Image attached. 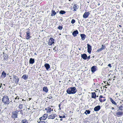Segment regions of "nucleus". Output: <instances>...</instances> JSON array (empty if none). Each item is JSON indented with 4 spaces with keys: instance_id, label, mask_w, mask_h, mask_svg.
Returning a JSON list of instances; mask_svg holds the SVG:
<instances>
[{
    "instance_id": "c9c22d12",
    "label": "nucleus",
    "mask_w": 123,
    "mask_h": 123,
    "mask_svg": "<svg viewBox=\"0 0 123 123\" xmlns=\"http://www.w3.org/2000/svg\"><path fill=\"white\" fill-rule=\"evenodd\" d=\"M20 111V110H16V111H15L14 112V113H16V114H18V112L19 111Z\"/></svg>"
},
{
    "instance_id": "69168bd1",
    "label": "nucleus",
    "mask_w": 123,
    "mask_h": 123,
    "mask_svg": "<svg viewBox=\"0 0 123 123\" xmlns=\"http://www.w3.org/2000/svg\"><path fill=\"white\" fill-rule=\"evenodd\" d=\"M116 95H117V93H116Z\"/></svg>"
},
{
    "instance_id": "680f3d73",
    "label": "nucleus",
    "mask_w": 123,
    "mask_h": 123,
    "mask_svg": "<svg viewBox=\"0 0 123 123\" xmlns=\"http://www.w3.org/2000/svg\"><path fill=\"white\" fill-rule=\"evenodd\" d=\"M26 123H29L27 121L26 122Z\"/></svg>"
},
{
    "instance_id": "4c0bfd02",
    "label": "nucleus",
    "mask_w": 123,
    "mask_h": 123,
    "mask_svg": "<svg viewBox=\"0 0 123 123\" xmlns=\"http://www.w3.org/2000/svg\"><path fill=\"white\" fill-rule=\"evenodd\" d=\"M37 123H45V122L44 121H41L38 122Z\"/></svg>"
},
{
    "instance_id": "7c9ffc66",
    "label": "nucleus",
    "mask_w": 123,
    "mask_h": 123,
    "mask_svg": "<svg viewBox=\"0 0 123 123\" xmlns=\"http://www.w3.org/2000/svg\"><path fill=\"white\" fill-rule=\"evenodd\" d=\"M63 28L62 25L61 26L60 25H59L58 27V29L60 30H62Z\"/></svg>"
},
{
    "instance_id": "2eb2a0df",
    "label": "nucleus",
    "mask_w": 123,
    "mask_h": 123,
    "mask_svg": "<svg viewBox=\"0 0 123 123\" xmlns=\"http://www.w3.org/2000/svg\"><path fill=\"white\" fill-rule=\"evenodd\" d=\"M18 114L15 113H12V116H11V117L12 118H13L14 119H15V118H17Z\"/></svg>"
},
{
    "instance_id": "a878e982",
    "label": "nucleus",
    "mask_w": 123,
    "mask_h": 123,
    "mask_svg": "<svg viewBox=\"0 0 123 123\" xmlns=\"http://www.w3.org/2000/svg\"><path fill=\"white\" fill-rule=\"evenodd\" d=\"M90 111L89 110H86L84 112V113L86 115L89 114L90 113Z\"/></svg>"
},
{
    "instance_id": "49530a36",
    "label": "nucleus",
    "mask_w": 123,
    "mask_h": 123,
    "mask_svg": "<svg viewBox=\"0 0 123 123\" xmlns=\"http://www.w3.org/2000/svg\"><path fill=\"white\" fill-rule=\"evenodd\" d=\"M97 52H100V51H101L100 49H99L97 50Z\"/></svg>"
},
{
    "instance_id": "6e6552de",
    "label": "nucleus",
    "mask_w": 123,
    "mask_h": 123,
    "mask_svg": "<svg viewBox=\"0 0 123 123\" xmlns=\"http://www.w3.org/2000/svg\"><path fill=\"white\" fill-rule=\"evenodd\" d=\"M57 116V115L55 114H51L50 115L48 116V118L49 119H54Z\"/></svg>"
},
{
    "instance_id": "dca6fc26",
    "label": "nucleus",
    "mask_w": 123,
    "mask_h": 123,
    "mask_svg": "<svg viewBox=\"0 0 123 123\" xmlns=\"http://www.w3.org/2000/svg\"><path fill=\"white\" fill-rule=\"evenodd\" d=\"M80 36L81 37L82 40H84L86 37V35L84 34H81Z\"/></svg>"
},
{
    "instance_id": "4d7b16f0",
    "label": "nucleus",
    "mask_w": 123,
    "mask_h": 123,
    "mask_svg": "<svg viewBox=\"0 0 123 123\" xmlns=\"http://www.w3.org/2000/svg\"><path fill=\"white\" fill-rule=\"evenodd\" d=\"M107 83L108 84V85L109 86L110 85V84H108L107 82Z\"/></svg>"
},
{
    "instance_id": "8fccbe9b",
    "label": "nucleus",
    "mask_w": 123,
    "mask_h": 123,
    "mask_svg": "<svg viewBox=\"0 0 123 123\" xmlns=\"http://www.w3.org/2000/svg\"><path fill=\"white\" fill-rule=\"evenodd\" d=\"M55 48H56V46H55V47H54V48L53 49H54V50H55V51H56L57 50H56V49Z\"/></svg>"
},
{
    "instance_id": "5fc2aeb1",
    "label": "nucleus",
    "mask_w": 123,
    "mask_h": 123,
    "mask_svg": "<svg viewBox=\"0 0 123 123\" xmlns=\"http://www.w3.org/2000/svg\"><path fill=\"white\" fill-rule=\"evenodd\" d=\"M106 100V99H104L103 100V102H104Z\"/></svg>"
},
{
    "instance_id": "9d476101",
    "label": "nucleus",
    "mask_w": 123,
    "mask_h": 123,
    "mask_svg": "<svg viewBox=\"0 0 123 123\" xmlns=\"http://www.w3.org/2000/svg\"><path fill=\"white\" fill-rule=\"evenodd\" d=\"M123 114V111H119L116 113V115L117 117H120L122 116Z\"/></svg>"
},
{
    "instance_id": "0eeeda50",
    "label": "nucleus",
    "mask_w": 123,
    "mask_h": 123,
    "mask_svg": "<svg viewBox=\"0 0 123 123\" xmlns=\"http://www.w3.org/2000/svg\"><path fill=\"white\" fill-rule=\"evenodd\" d=\"M109 99L112 104L114 106H118V105H117L116 101H114V100H113V99L111 98H110Z\"/></svg>"
},
{
    "instance_id": "58836bf2",
    "label": "nucleus",
    "mask_w": 123,
    "mask_h": 123,
    "mask_svg": "<svg viewBox=\"0 0 123 123\" xmlns=\"http://www.w3.org/2000/svg\"><path fill=\"white\" fill-rule=\"evenodd\" d=\"M39 119L40 120V121H41L42 120H44V119L43 118V117H40L39 118Z\"/></svg>"
},
{
    "instance_id": "79ce46f5",
    "label": "nucleus",
    "mask_w": 123,
    "mask_h": 123,
    "mask_svg": "<svg viewBox=\"0 0 123 123\" xmlns=\"http://www.w3.org/2000/svg\"><path fill=\"white\" fill-rule=\"evenodd\" d=\"M61 104H60L59 105V110H61V107H60V106H61Z\"/></svg>"
},
{
    "instance_id": "f257e3e1",
    "label": "nucleus",
    "mask_w": 123,
    "mask_h": 123,
    "mask_svg": "<svg viewBox=\"0 0 123 123\" xmlns=\"http://www.w3.org/2000/svg\"><path fill=\"white\" fill-rule=\"evenodd\" d=\"M77 90L74 87H71L68 88L66 90V92L68 94H74L76 92Z\"/></svg>"
},
{
    "instance_id": "37998d69",
    "label": "nucleus",
    "mask_w": 123,
    "mask_h": 123,
    "mask_svg": "<svg viewBox=\"0 0 123 123\" xmlns=\"http://www.w3.org/2000/svg\"><path fill=\"white\" fill-rule=\"evenodd\" d=\"M99 99L100 102H103V100L101 98H99Z\"/></svg>"
},
{
    "instance_id": "6ab92c4d",
    "label": "nucleus",
    "mask_w": 123,
    "mask_h": 123,
    "mask_svg": "<svg viewBox=\"0 0 123 123\" xmlns=\"http://www.w3.org/2000/svg\"><path fill=\"white\" fill-rule=\"evenodd\" d=\"M6 76V73L3 71L2 72V74L1 75V77L4 78Z\"/></svg>"
},
{
    "instance_id": "774afa93",
    "label": "nucleus",
    "mask_w": 123,
    "mask_h": 123,
    "mask_svg": "<svg viewBox=\"0 0 123 123\" xmlns=\"http://www.w3.org/2000/svg\"><path fill=\"white\" fill-rule=\"evenodd\" d=\"M121 101H122V102H123V100H121Z\"/></svg>"
},
{
    "instance_id": "4468645a",
    "label": "nucleus",
    "mask_w": 123,
    "mask_h": 123,
    "mask_svg": "<svg viewBox=\"0 0 123 123\" xmlns=\"http://www.w3.org/2000/svg\"><path fill=\"white\" fill-rule=\"evenodd\" d=\"M97 67L96 66H93L91 68V71L92 73H94L96 70Z\"/></svg>"
},
{
    "instance_id": "473e14b6",
    "label": "nucleus",
    "mask_w": 123,
    "mask_h": 123,
    "mask_svg": "<svg viewBox=\"0 0 123 123\" xmlns=\"http://www.w3.org/2000/svg\"><path fill=\"white\" fill-rule=\"evenodd\" d=\"M18 108L20 109H22L23 108V105L22 104H20L18 106Z\"/></svg>"
},
{
    "instance_id": "393cba45",
    "label": "nucleus",
    "mask_w": 123,
    "mask_h": 123,
    "mask_svg": "<svg viewBox=\"0 0 123 123\" xmlns=\"http://www.w3.org/2000/svg\"><path fill=\"white\" fill-rule=\"evenodd\" d=\"M106 48V46L102 44L101 46V47L100 49L101 51L103 50L104 49H105Z\"/></svg>"
},
{
    "instance_id": "bf43d9fd",
    "label": "nucleus",
    "mask_w": 123,
    "mask_h": 123,
    "mask_svg": "<svg viewBox=\"0 0 123 123\" xmlns=\"http://www.w3.org/2000/svg\"><path fill=\"white\" fill-rule=\"evenodd\" d=\"M60 121H62V119L61 118V119H60Z\"/></svg>"
},
{
    "instance_id": "ddd939ff",
    "label": "nucleus",
    "mask_w": 123,
    "mask_h": 123,
    "mask_svg": "<svg viewBox=\"0 0 123 123\" xmlns=\"http://www.w3.org/2000/svg\"><path fill=\"white\" fill-rule=\"evenodd\" d=\"M81 57L84 60H86L87 59V55L86 54H81Z\"/></svg>"
},
{
    "instance_id": "412c9836",
    "label": "nucleus",
    "mask_w": 123,
    "mask_h": 123,
    "mask_svg": "<svg viewBox=\"0 0 123 123\" xmlns=\"http://www.w3.org/2000/svg\"><path fill=\"white\" fill-rule=\"evenodd\" d=\"M92 98H94L95 99H96V98L97 97L96 93L94 92H92L91 93Z\"/></svg>"
},
{
    "instance_id": "20e7f679",
    "label": "nucleus",
    "mask_w": 123,
    "mask_h": 123,
    "mask_svg": "<svg viewBox=\"0 0 123 123\" xmlns=\"http://www.w3.org/2000/svg\"><path fill=\"white\" fill-rule=\"evenodd\" d=\"M54 39L53 38L51 37L49 40V41L48 42V44L51 45L52 44L54 43Z\"/></svg>"
},
{
    "instance_id": "f03ea898",
    "label": "nucleus",
    "mask_w": 123,
    "mask_h": 123,
    "mask_svg": "<svg viewBox=\"0 0 123 123\" xmlns=\"http://www.w3.org/2000/svg\"><path fill=\"white\" fill-rule=\"evenodd\" d=\"M2 101L5 104H8L10 103L8 97L7 96H4L3 97Z\"/></svg>"
},
{
    "instance_id": "9b49d317",
    "label": "nucleus",
    "mask_w": 123,
    "mask_h": 123,
    "mask_svg": "<svg viewBox=\"0 0 123 123\" xmlns=\"http://www.w3.org/2000/svg\"><path fill=\"white\" fill-rule=\"evenodd\" d=\"M100 106L98 105L95 107L94 109V110L95 111H98L100 109Z\"/></svg>"
},
{
    "instance_id": "ea45409f",
    "label": "nucleus",
    "mask_w": 123,
    "mask_h": 123,
    "mask_svg": "<svg viewBox=\"0 0 123 123\" xmlns=\"http://www.w3.org/2000/svg\"><path fill=\"white\" fill-rule=\"evenodd\" d=\"M108 67H109L110 68H111V67H112V66L111 65V64H109L108 65Z\"/></svg>"
},
{
    "instance_id": "c03bdc74",
    "label": "nucleus",
    "mask_w": 123,
    "mask_h": 123,
    "mask_svg": "<svg viewBox=\"0 0 123 123\" xmlns=\"http://www.w3.org/2000/svg\"><path fill=\"white\" fill-rule=\"evenodd\" d=\"M90 55H89V56H88V57L87 56V59L89 60L90 58Z\"/></svg>"
},
{
    "instance_id": "3c124183",
    "label": "nucleus",
    "mask_w": 123,
    "mask_h": 123,
    "mask_svg": "<svg viewBox=\"0 0 123 123\" xmlns=\"http://www.w3.org/2000/svg\"><path fill=\"white\" fill-rule=\"evenodd\" d=\"M107 85H105V86L104 87H104H105V88H107V87H106V86H107Z\"/></svg>"
},
{
    "instance_id": "0e129e2a",
    "label": "nucleus",
    "mask_w": 123,
    "mask_h": 123,
    "mask_svg": "<svg viewBox=\"0 0 123 123\" xmlns=\"http://www.w3.org/2000/svg\"><path fill=\"white\" fill-rule=\"evenodd\" d=\"M35 55H37V54L36 53H35Z\"/></svg>"
},
{
    "instance_id": "1a4fd4ad",
    "label": "nucleus",
    "mask_w": 123,
    "mask_h": 123,
    "mask_svg": "<svg viewBox=\"0 0 123 123\" xmlns=\"http://www.w3.org/2000/svg\"><path fill=\"white\" fill-rule=\"evenodd\" d=\"M26 38L28 40L30 39V37H31L30 36V32L29 31H27L26 32Z\"/></svg>"
},
{
    "instance_id": "aec40b11",
    "label": "nucleus",
    "mask_w": 123,
    "mask_h": 123,
    "mask_svg": "<svg viewBox=\"0 0 123 123\" xmlns=\"http://www.w3.org/2000/svg\"><path fill=\"white\" fill-rule=\"evenodd\" d=\"M79 7V6L76 4H74L73 8L74 9V11H76V9H77Z\"/></svg>"
},
{
    "instance_id": "b1692460",
    "label": "nucleus",
    "mask_w": 123,
    "mask_h": 123,
    "mask_svg": "<svg viewBox=\"0 0 123 123\" xmlns=\"http://www.w3.org/2000/svg\"><path fill=\"white\" fill-rule=\"evenodd\" d=\"M43 91L45 92H47L48 91V89L47 87H44L43 88Z\"/></svg>"
},
{
    "instance_id": "864d4df0",
    "label": "nucleus",
    "mask_w": 123,
    "mask_h": 123,
    "mask_svg": "<svg viewBox=\"0 0 123 123\" xmlns=\"http://www.w3.org/2000/svg\"><path fill=\"white\" fill-rule=\"evenodd\" d=\"M111 109L112 110H114V108L113 107H111Z\"/></svg>"
},
{
    "instance_id": "c756f323",
    "label": "nucleus",
    "mask_w": 123,
    "mask_h": 123,
    "mask_svg": "<svg viewBox=\"0 0 123 123\" xmlns=\"http://www.w3.org/2000/svg\"><path fill=\"white\" fill-rule=\"evenodd\" d=\"M51 111V108L49 107H48V111H47V113H50Z\"/></svg>"
},
{
    "instance_id": "e2e57ef3",
    "label": "nucleus",
    "mask_w": 123,
    "mask_h": 123,
    "mask_svg": "<svg viewBox=\"0 0 123 123\" xmlns=\"http://www.w3.org/2000/svg\"><path fill=\"white\" fill-rule=\"evenodd\" d=\"M14 102H16V101H15V100H14Z\"/></svg>"
},
{
    "instance_id": "bb28decb",
    "label": "nucleus",
    "mask_w": 123,
    "mask_h": 123,
    "mask_svg": "<svg viewBox=\"0 0 123 123\" xmlns=\"http://www.w3.org/2000/svg\"><path fill=\"white\" fill-rule=\"evenodd\" d=\"M66 12L64 10H61L59 12V13L61 14H65Z\"/></svg>"
},
{
    "instance_id": "39448f33",
    "label": "nucleus",
    "mask_w": 123,
    "mask_h": 123,
    "mask_svg": "<svg viewBox=\"0 0 123 123\" xmlns=\"http://www.w3.org/2000/svg\"><path fill=\"white\" fill-rule=\"evenodd\" d=\"M87 52L89 54H90L91 53L92 50V46L89 44H87Z\"/></svg>"
},
{
    "instance_id": "a19ab883",
    "label": "nucleus",
    "mask_w": 123,
    "mask_h": 123,
    "mask_svg": "<svg viewBox=\"0 0 123 123\" xmlns=\"http://www.w3.org/2000/svg\"><path fill=\"white\" fill-rule=\"evenodd\" d=\"M105 98V97H103L102 95H100L99 96V98Z\"/></svg>"
},
{
    "instance_id": "de8ad7c7",
    "label": "nucleus",
    "mask_w": 123,
    "mask_h": 123,
    "mask_svg": "<svg viewBox=\"0 0 123 123\" xmlns=\"http://www.w3.org/2000/svg\"><path fill=\"white\" fill-rule=\"evenodd\" d=\"M18 97L17 96L15 98V99H19V98H18Z\"/></svg>"
},
{
    "instance_id": "4be33fe9",
    "label": "nucleus",
    "mask_w": 123,
    "mask_h": 123,
    "mask_svg": "<svg viewBox=\"0 0 123 123\" xmlns=\"http://www.w3.org/2000/svg\"><path fill=\"white\" fill-rule=\"evenodd\" d=\"M28 76L26 74H24L22 76V78L25 80H26L28 78Z\"/></svg>"
},
{
    "instance_id": "423d86ee",
    "label": "nucleus",
    "mask_w": 123,
    "mask_h": 123,
    "mask_svg": "<svg viewBox=\"0 0 123 123\" xmlns=\"http://www.w3.org/2000/svg\"><path fill=\"white\" fill-rule=\"evenodd\" d=\"M90 14V12H85L83 15V17L84 18H87Z\"/></svg>"
},
{
    "instance_id": "7ed1b4c3",
    "label": "nucleus",
    "mask_w": 123,
    "mask_h": 123,
    "mask_svg": "<svg viewBox=\"0 0 123 123\" xmlns=\"http://www.w3.org/2000/svg\"><path fill=\"white\" fill-rule=\"evenodd\" d=\"M13 82L16 84H18L19 81V78L15 75H13Z\"/></svg>"
},
{
    "instance_id": "c85d7f7f",
    "label": "nucleus",
    "mask_w": 123,
    "mask_h": 123,
    "mask_svg": "<svg viewBox=\"0 0 123 123\" xmlns=\"http://www.w3.org/2000/svg\"><path fill=\"white\" fill-rule=\"evenodd\" d=\"M48 114H44V115L43 116V118L44 120L46 119L47 117H48Z\"/></svg>"
},
{
    "instance_id": "a18cd8bd",
    "label": "nucleus",
    "mask_w": 123,
    "mask_h": 123,
    "mask_svg": "<svg viewBox=\"0 0 123 123\" xmlns=\"http://www.w3.org/2000/svg\"><path fill=\"white\" fill-rule=\"evenodd\" d=\"M20 113L22 115L23 114V112L22 111V110H20Z\"/></svg>"
},
{
    "instance_id": "09e8293b",
    "label": "nucleus",
    "mask_w": 123,
    "mask_h": 123,
    "mask_svg": "<svg viewBox=\"0 0 123 123\" xmlns=\"http://www.w3.org/2000/svg\"><path fill=\"white\" fill-rule=\"evenodd\" d=\"M60 20L61 21H62L63 20V19H62V17H61V18L60 19Z\"/></svg>"
},
{
    "instance_id": "603ef678",
    "label": "nucleus",
    "mask_w": 123,
    "mask_h": 123,
    "mask_svg": "<svg viewBox=\"0 0 123 123\" xmlns=\"http://www.w3.org/2000/svg\"><path fill=\"white\" fill-rule=\"evenodd\" d=\"M2 85V84L1 83H0V88H1V87Z\"/></svg>"
},
{
    "instance_id": "f8f14e48",
    "label": "nucleus",
    "mask_w": 123,
    "mask_h": 123,
    "mask_svg": "<svg viewBox=\"0 0 123 123\" xmlns=\"http://www.w3.org/2000/svg\"><path fill=\"white\" fill-rule=\"evenodd\" d=\"M44 66L45 68L47 70H48L50 68V66L49 64L46 63L44 65Z\"/></svg>"
},
{
    "instance_id": "a211bd4d",
    "label": "nucleus",
    "mask_w": 123,
    "mask_h": 123,
    "mask_svg": "<svg viewBox=\"0 0 123 123\" xmlns=\"http://www.w3.org/2000/svg\"><path fill=\"white\" fill-rule=\"evenodd\" d=\"M30 64H33L35 62V59L32 58H30L29 61Z\"/></svg>"
},
{
    "instance_id": "f3484780",
    "label": "nucleus",
    "mask_w": 123,
    "mask_h": 123,
    "mask_svg": "<svg viewBox=\"0 0 123 123\" xmlns=\"http://www.w3.org/2000/svg\"><path fill=\"white\" fill-rule=\"evenodd\" d=\"M79 33L78 31L76 30L74 31L72 33V35L74 37H75L77 36V34Z\"/></svg>"
},
{
    "instance_id": "6e6d98bb",
    "label": "nucleus",
    "mask_w": 123,
    "mask_h": 123,
    "mask_svg": "<svg viewBox=\"0 0 123 123\" xmlns=\"http://www.w3.org/2000/svg\"><path fill=\"white\" fill-rule=\"evenodd\" d=\"M45 110H46V111H47V110H48V109H47V108H45Z\"/></svg>"
},
{
    "instance_id": "13d9d810",
    "label": "nucleus",
    "mask_w": 123,
    "mask_h": 123,
    "mask_svg": "<svg viewBox=\"0 0 123 123\" xmlns=\"http://www.w3.org/2000/svg\"><path fill=\"white\" fill-rule=\"evenodd\" d=\"M119 27H122V26H121V25H119Z\"/></svg>"
},
{
    "instance_id": "2f4dec72",
    "label": "nucleus",
    "mask_w": 123,
    "mask_h": 123,
    "mask_svg": "<svg viewBox=\"0 0 123 123\" xmlns=\"http://www.w3.org/2000/svg\"><path fill=\"white\" fill-rule=\"evenodd\" d=\"M48 96V98H49V99H51L52 98V95L51 94H49Z\"/></svg>"
},
{
    "instance_id": "338daca9",
    "label": "nucleus",
    "mask_w": 123,
    "mask_h": 123,
    "mask_svg": "<svg viewBox=\"0 0 123 123\" xmlns=\"http://www.w3.org/2000/svg\"><path fill=\"white\" fill-rule=\"evenodd\" d=\"M100 5V4L99 3H98V5Z\"/></svg>"
},
{
    "instance_id": "e433bc0d",
    "label": "nucleus",
    "mask_w": 123,
    "mask_h": 123,
    "mask_svg": "<svg viewBox=\"0 0 123 123\" xmlns=\"http://www.w3.org/2000/svg\"><path fill=\"white\" fill-rule=\"evenodd\" d=\"M59 117L61 118H65V116H60L59 115Z\"/></svg>"
},
{
    "instance_id": "5701e85b",
    "label": "nucleus",
    "mask_w": 123,
    "mask_h": 123,
    "mask_svg": "<svg viewBox=\"0 0 123 123\" xmlns=\"http://www.w3.org/2000/svg\"><path fill=\"white\" fill-rule=\"evenodd\" d=\"M51 16H53L54 15H55L56 14V12L55 11L52 10L51 11Z\"/></svg>"
},
{
    "instance_id": "f704fd0d",
    "label": "nucleus",
    "mask_w": 123,
    "mask_h": 123,
    "mask_svg": "<svg viewBox=\"0 0 123 123\" xmlns=\"http://www.w3.org/2000/svg\"><path fill=\"white\" fill-rule=\"evenodd\" d=\"M75 22V21L74 19H72L71 21V23L72 24H73Z\"/></svg>"
},
{
    "instance_id": "cd10ccee",
    "label": "nucleus",
    "mask_w": 123,
    "mask_h": 123,
    "mask_svg": "<svg viewBox=\"0 0 123 123\" xmlns=\"http://www.w3.org/2000/svg\"><path fill=\"white\" fill-rule=\"evenodd\" d=\"M5 55H4V56L5 57H4V59L5 60H7L8 59V56L6 54H5Z\"/></svg>"
},
{
    "instance_id": "052dcab7",
    "label": "nucleus",
    "mask_w": 123,
    "mask_h": 123,
    "mask_svg": "<svg viewBox=\"0 0 123 123\" xmlns=\"http://www.w3.org/2000/svg\"><path fill=\"white\" fill-rule=\"evenodd\" d=\"M78 49H79V50H81V49H80V48H78Z\"/></svg>"
},
{
    "instance_id": "72a5a7b5",
    "label": "nucleus",
    "mask_w": 123,
    "mask_h": 123,
    "mask_svg": "<svg viewBox=\"0 0 123 123\" xmlns=\"http://www.w3.org/2000/svg\"><path fill=\"white\" fill-rule=\"evenodd\" d=\"M27 120L26 119L22 120L21 121V122L23 123H26Z\"/></svg>"
}]
</instances>
